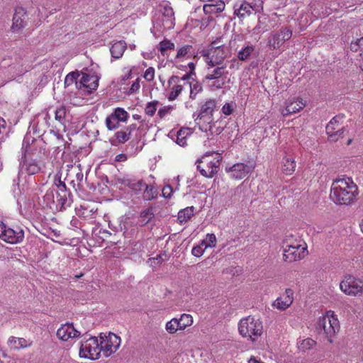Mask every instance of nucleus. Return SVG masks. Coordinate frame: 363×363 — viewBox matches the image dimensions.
I'll return each mask as SVG.
<instances>
[{
    "label": "nucleus",
    "mask_w": 363,
    "mask_h": 363,
    "mask_svg": "<svg viewBox=\"0 0 363 363\" xmlns=\"http://www.w3.org/2000/svg\"><path fill=\"white\" fill-rule=\"evenodd\" d=\"M24 166L28 175H33L40 172V167L39 164L33 160H24Z\"/></svg>",
    "instance_id": "36"
},
{
    "label": "nucleus",
    "mask_w": 363,
    "mask_h": 363,
    "mask_svg": "<svg viewBox=\"0 0 363 363\" xmlns=\"http://www.w3.org/2000/svg\"><path fill=\"white\" fill-rule=\"evenodd\" d=\"M57 188V198H59V201H61L62 203L64 204L67 200V186L64 182L59 180Z\"/></svg>",
    "instance_id": "38"
},
{
    "label": "nucleus",
    "mask_w": 363,
    "mask_h": 363,
    "mask_svg": "<svg viewBox=\"0 0 363 363\" xmlns=\"http://www.w3.org/2000/svg\"><path fill=\"white\" fill-rule=\"evenodd\" d=\"M230 69L235 68L236 69H239L238 62L235 59L231 61V64L230 65Z\"/></svg>",
    "instance_id": "60"
},
{
    "label": "nucleus",
    "mask_w": 363,
    "mask_h": 363,
    "mask_svg": "<svg viewBox=\"0 0 363 363\" xmlns=\"http://www.w3.org/2000/svg\"><path fill=\"white\" fill-rule=\"evenodd\" d=\"M234 108L235 104L233 103H228L223 106L222 111L225 115L229 116L233 113Z\"/></svg>",
    "instance_id": "53"
},
{
    "label": "nucleus",
    "mask_w": 363,
    "mask_h": 363,
    "mask_svg": "<svg viewBox=\"0 0 363 363\" xmlns=\"http://www.w3.org/2000/svg\"><path fill=\"white\" fill-rule=\"evenodd\" d=\"M350 48L352 52H357L359 50H363V37L359 38L354 41H352Z\"/></svg>",
    "instance_id": "49"
},
{
    "label": "nucleus",
    "mask_w": 363,
    "mask_h": 363,
    "mask_svg": "<svg viewBox=\"0 0 363 363\" xmlns=\"http://www.w3.org/2000/svg\"><path fill=\"white\" fill-rule=\"evenodd\" d=\"M133 118L135 119V120H140L141 118V116L138 114H134L133 116Z\"/></svg>",
    "instance_id": "64"
},
{
    "label": "nucleus",
    "mask_w": 363,
    "mask_h": 363,
    "mask_svg": "<svg viewBox=\"0 0 363 363\" xmlns=\"http://www.w3.org/2000/svg\"><path fill=\"white\" fill-rule=\"evenodd\" d=\"M132 73H133V68H130L128 71H127V73L122 77V80L125 81L126 79H128L132 77Z\"/></svg>",
    "instance_id": "58"
},
{
    "label": "nucleus",
    "mask_w": 363,
    "mask_h": 363,
    "mask_svg": "<svg viewBox=\"0 0 363 363\" xmlns=\"http://www.w3.org/2000/svg\"><path fill=\"white\" fill-rule=\"evenodd\" d=\"M128 160V157L124 153L118 154L115 157V161L116 162H125Z\"/></svg>",
    "instance_id": "57"
},
{
    "label": "nucleus",
    "mask_w": 363,
    "mask_h": 363,
    "mask_svg": "<svg viewBox=\"0 0 363 363\" xmlns=\"http://www.w3.org/2000/svg\"><path fill=\"white\" fill-rule=\"evenodd\" d=\"M176 51V55L174 60H172V62H181L189 59L193 55L194 48L190 44H184L182 46H178Z\"/></svg>",
    "instance_id": "24"
},
{
    "label": "nucleus",
    "mask_w": 363,
    "mask_h": 363,
    "mask_svg": "<svg viewBox=\"0 0 363 363\" xmlns=\"http://www.w3.org/2000/svg\"><path fill=\"white\" fill-rule=\"evenodd\" d=\"M342 293L349 296L359 297L363 296V279L346 274L340 283Z\"/></svg>",
    "instance_id": "7"
},
{
    "label": "nucleus",
    "mask_w": 363,
    "mask_h": 363,
    "mask_svg": "<svg viewBox=\"0 0 363 363\" xmlns=\"http://www.w3.org/2000/svg\"><path fill=\"white\" fill-rule=\"evenodd\" d=\"M238 331L242 337L255 342L263 334L262 321L254 315L242 318L238 323Z\"/></svg>",
    "instance_id": "4"
},
{
    "label": "nucleus",
    "mask_w": 363,
    "mask_h": 363,
    "mask_svg": "<svg viewBox=\"0 0 363 363\" xmlns=\"http://www.w3.org/2000/svg\"><path fill=\"white\" fill-rule=\"evenodd\" d=\"M162 23L164 29H172L175 25L174 12L173 9L169 6H165L162 11Z\"/></svg>",
    "instance_id": "25"
},
{
    "label": "nucleus",
    "mask_w": 363,
    "mask_h": 363,
    "mask_svg": "<svg viewBox=\"0 0 363 363\" xmlns=\"http://www.w3.org/2000/svg\"><path fill=\"white\" fill-rule=\"evenodd\" d=\"M157 196V191L152 186H149L145 183L144 188L143 198L145 200L151 201Z\"/></svg>",
    "instance_id": "40"
},
{
    "label": "nucleus",
    "mask_w": 363,
    "mask_h": 363,
    "mask_svg": "<svg viewBox=\"0 0 363 363\" xmlns=\"http://www.w3.org/2000/svg\"><path fill=\"white\" fill-rule=\"evenodd\" d=\"M163 260H164V259L162 258V255H157L156 257H153V258L150 259V261H151V262H155V261H157V263H160V262H162Z\"/></svg>",
    "instance_id": "59"
},
{
    "label": "nucleus",
    "mask_w": 363,
    "mask_h": 363,
    "mask_svg": "<svg viewBox=\"0 0 363 363\" xmlns=\"http://www.w3.org/2000/svg\"><path fill=\"white\" fill-rule=\"evenodd\" d=\"M343 120V116L337 115L326 125V133L330 141L336 142L344 137L346 129L342 125Z\"/></svg>",
    "instance_id": "12"
},
{
    "label": "nucleus",
    "mask_w": 363,
    "mask_h": 363,
    "mask_svg": "<svg viewBox=\"0 0 363 363\" xmlns=\"http://www.w3.org/2000/svg\"><path fill=\"white\" fill-rule=\"evenodd\" d=\"M188 67L190 69V74L194 73L195 64L193 62H190L188 63Z\"/></svg>",
    "instance_id": "61"
},
{
    "label": "nucleus",
    "mask_w": 363,
    "mask_h": 363,
    "mask_svg": "<svg viewBox=\"0 0 363 363\" xmlns=\"http://www.w3.org/2000/svg\"><path fill=\"white\" fill-rule=\"evenodd\" d=\"M206 250V248L205 247L203 244L201 242H200V243L199 245H197L196 246H194L192 248L191 254L194 257H200L203 255Z\"/></svg>",
    "instance_id": "48"
},
{
    "label": "nucleus",
    "mask_w": 363,
    "mask_h": 363,
    "mask_svg": "<svg viewBox=\"0 0 363 363\" xmlns=\"http://www.w3.org/2000/svg\"><path fill=\"white\" fill-rule=\"evenodd\" d=\"M177 77L178 79H180L181 80H183L184 84H185L184 86L188 88V85L191 82V81H190V74H186L183 75L182 77L177 76Z\"/></svg>",
    "instance_id": "56"
},
{
    "label": "nucleus",
    "mask_w": 363,
    "mask_h": 363,
    "mask_svg": "<svg viewBox=\"0 0 363 363\" xmlns=\"http://www.w3.org/2000/svg\"><path fill=\"white\" fill-rule=\"evenodd\" d=\"M140 79L137 78L131 84L128 91L127 92L128 94H134L139 92L140 84Z\"/></svg>",
    "instance_id": "51"
},
{
    "label": "nucleus",
    "mask_w": 363,
    "mask_h": 363,
    "mask_svg": "<svg viewBox=\"0 0 363 363\" xmlns=\"http://www.w3.org/2000/svg\"><path fill=\"white\" fill-rule=\"evenodd\" d=\"M99 234L100 235V238L104 240H108L112 235V233L106 229H100L99 231Z\"/></svg>",
    "instance_id": "54"
},
{
    "label": "nucleus",
    "mask_w": 363,
    "mask_h": 363,
    "mask_svg": "<svg viewBox=\"0 0 363 363\" xmlns=\"http://www.w3.org/2000/svg\"><path fill=\"white\" fill-rule=\"evenodd\" d=\"M255 168V164L253 162H239L233 164L231 167H226L225 171L226 172L230 173L231 178L240 180L252 173Z\"/></svg>",
    "instance_id": "13"
},
{
    "label": "nucleus",
    "mask_w": 363,
    "mask_h": 363,
    "mask_svg": "<svg viewBox=\"0 0 363 363\" xmlns=\"http://www.w3.org/2000/svg\"><path fill=\"white\" fill-rule=\"evenodd\" d=\"M315 328L320 335L330 343L340 330V323L337 315L333 311H328L318 318Z\"/></svg>",
    "instance_id": "3"
},
{
    "label": "nucleus",
    "mask_w": 363,
    "mask_h": 363,
    "mask_svg": "<svg viewBox=\"0 0 363 363\" xmlns=\"http://www.w3.org/2000/svg\"><path fill=\"white\" fill-rule=\"evenodd\" d=\"M216 103L215 100L209 99L206 101L201 107L200 113L198 116L197 120L198 123H203L206 125H209L211 128V124L213 122V113L216 109Z\"/></svg>",
    "instance_id": "18"
},
{
    "label": "nucleus",
    "mask_w": 363,
    "mask_h": 363,
    "mask_svg": "<svg viewBox=\"0 0 363 363\" xmlns=\"http://www.w3.org/2000/svg\"><path fill=\"white\" fill-rule=\"evenodd\" d=\"M173 192V189L170 185H166L162 189V196L164 198H170Z\"/></svg>",
    "instance_id": "55"
},
{
    "label": "nucleus",
    "mask_w": 363,
    "mask_h": 363,
    "mask_svg": "<svg viewBox=\"0 0 363 363\" xmlns=\"http://www.w3.org/2000/svg\"><path fill=\"white\" fill-rule=\"evenodd\" d=\"M189 89H190L189 98L194 100L197 94L202 91L203 86L199 82L192 79L188 85Z\"/></svg>",
    "instance_id": "34"
},
{
    "label": "nucleus",
    "mask_w": 363,
    "mask_h": 363,
    "mask_svg": "<svg viewBox=\"0 0 363 363\" xmlns=\"http://www.w3.org/2000/svg\"><path fill=\"white\" fill-rule=\"evenodd\" d=\"M292 33V30L287 27L282 28L278 32H272L268 40L269 49L274 50L280 48L291 38Z\"/></svg>",
    "instance_id": "14"
},
{
    "label": "nucleus",
    "mask_w": 363,
    "mask_h": 363,
    "mask_svg": "<svg viewBox=\"0 0 363 363\" xmlns=\"http://www.w3.org/2000/svg\"><path fill=\"white\" fill-rule=\"evenodd\" d=\"M203 57L208 70L215 67L216 65H221L227 57L225 49L223 46H212L208 49H203L199 52Z\"/></svg>",
    "instance_id": "6"
},
{
    "label": "nucleus",
    "mask_w": 363,
    "mask_h": 363,
    "mask_svg": "<svg viewBox=\"0 0 363 363\" xmlns=\"http://www.w3.org/2000/svg\"><path fill=\"white\" fill-rule=\"evenodd\" d=\"M23 9L18 7L16 9L15 13L13 17V24L11 30L13 32H17L23 27Z\"/></svg>",
    "instance_id": "31"
},
{
    "label": "nucleus",
    "mask_w": 363,
    "mask_h": 363,
    "mask_svg": "<svg viewBox=\"0 0 363 363\" xmlns=\"http://www.w3.org/2000/svg\"><path fill=\"white\" fill-rule=\"evenodd\" d=\"M179 320V328L181 330H184L187 327L192 325L194 319L191 315L187 313H183L180 315V318H177Z\"/></svg>",
    "instance_id": "37"
},
{
    "label": "nucleus",
    "mask_w": 363,
    "mask_h": 363,
    "mask_svg": "<svg viewBox=\"0 0 363 363\" xmlns=\"http://www.w3.org/2000/svg\"><path fill=\"white\" fill-rule=\"evenodd\" d=\"M99 337L101 350L105 357H111L121 346V337L113 333H101Z\"/></svg>",
    "instance_id": "9"
},
{
    "label": "nucleus",
    "mask_w": 363,
    "mask_h": 363,
    "mask_svg": "<svg viewBox=\"0 0 363 363\" xmlns=\"http://www.w3.org/2000/svg\"><path fill=\"white\" fill-rule=\"evenodd\" d=\"M114 136L118 143H125L130 138V128H123L115 133Z\"/></svg>",
    "instance_id": "35"
},
{
    "label": "nucleus",
    "mask_w": 363,
    "mask_h": 363,
    "mask_svg": "<svg viewBox=\"0 0 363 363\" xmlns=\"http://www.w3.org/2000/svg\"><path fill=\"white\" fill-rule=\"evenodd\" d=\"M225 8L223 0H218L215 4H204L203 7L205 14H216L223 12Z\"/></svg>",
    "instance_id": "26"
},
{
    "label": "nucleus",
    "mask_w": 363,
    "mask_h": 363,
    "mask_svg": "<svg viewBox=\"0 0 363 363\" xmlns=\"http://www.w3.org/2000/svg\"><path fill=\"white\" fill-rule=\"evenodd\" d=\"M174 109V106L167 105L160 108L157 112V116L160 118H164L167 115L171 114Z\"/></svg>",
    "instance_id": "46"
},
{
    "label": "nucleus",
    "mask_w": 363,
    "mask_h": 363,
    "mask_svg": "<svg viewBox=\"0 0 363 363\" xmlns=\"http://www.w3.org/2000/svg\"><path fill=\"white\" fill-rule=\"evenodd\" d=\"M155 216L154 211L150 207L140 213L139 218V224L141 226L147 225Z\"/></svg>",
    "instance_id": "33"
},
{
    "label": "nucleus",
    "mask_w": 363,
    "mask_h": 363,
    "mask_svg": "<svg viewBox=\"0 0 363 363\" xmlns=\"http://www.w3.org/2000/svg\"><path fill=\"white\" fill-rule=\"evenodd\" d=\"M99 86V78L96 75L82 73L79 82H76L77 88L82 93L89 94Z\"/></svg>",
    "instance_id": "15"
},
{
    "label": "nucleus",
    "mask_w": 363,
    "mask_h": 363,
    "mask_svg": "<svg viewBox=\"0 0 363 363\" xmlns=\"http://www.w3.org/2000/svg\"><path fill=\"white\" fill-rule=\"evenodd\" d=\"M101 352L100 342L96 337H84L79 349L80 357L96 360L100 357Z\"/></svg>",
    "instance_id": "10"
},
{
    "label": "nucleus",
    "mask_w": 363,
    "mask_h": 363,
    "mask_svg": "<svg viewBox=\"0 0 363 363\" xmlns=\"http://www.w3.org/2000/svg\"><path fill=\"white\" fill-rule=\"evenodd\" d=\"M296 162L293 158L284 157L282 161L281 170L286 175H291L296 169Z\"/></svg>",
    "instance_id": "32"
},
{
    "label": "nucleus",
    "mask_w": 363,
    "mask_h": 363,
    "mask_svg": "<svg viewBox=\"0 0 363 363\" xmlns=\"http://www.w3.org/2000/svg\"><path fill=\"white\" fill-rule=\"evenodd\" d=\"M195 208L188 206L178 212L177 220L179 224H184L191 219L194 214Z\"/></svg>",
    "instance_id": "30"
},
{
    "label": "nucleus",
    "mask_w": 363,
    "mask_h": 363,
    "mask_svg": "<svg viewBox=\"0 0 363 363\" xmlns=\"http://www.w3.org/2000/svg\"><path fill=\"white\" fill-rule=\"evenodd\" d=\"M155 76V69L152 67H148L144 72L143 77L147 82H151L154 80Z\"/></svg>",
    "instance_id": "50"
},
{
    "label": "nucleus",
    "mask_w": 363,
    "mask_h": 363,
    "mask_svg": "<svg viewBox=\"0 0 363 363\" xmlns=\"http://www.w3.org/2000/svg\"><path fill=\"white\" fill-rule=\"evenodd\" d=\"M226 63L221 64V65H216L215 67L208 70V73L205 76L204 80L208 82V86L213 89H222L225 84V78L228 75L227 70Z\"/></svg>",
    "instance_id": "8"
},
{
    "label": "nucleus",
    "mask_w": 363,
    "mask_h": 363,
    "mask_svg": "<svg viewBox=\"0 0 363 363\" xmlns=\"http://www.w3.org/2000/svg\"><path fill=\"white\" fill-rule=\"evenodd\" d=\"M255 48L252 45H247L245 48H242L241 50L238 52V57L241 61H245L248 59L250 55L252 53Z\"/></svg>",
    "instance_id": "42"
},
{
    "label": "nucleus",
    "mask_w": 363,
    "mask_h": 363,
    "mask_svg": "<svg viewBox=\"0 0 363 363\" xmlns=\"http://www.w3.org/2000/svg\"><path fill=\"white\" fill-rule=\"evenodd\" d=\"M8 344L11 350H18L23 347L22 339L14 337H12L9 340Z\"/></svg>",
    "instance_id": "45"
},
{
    "label": "nucleus",
    "mask_w": 363,
    "mask_h": 363,
    "mask_svg": "<svg viewBox=\"0 0 363 363\" xmlns=\"http://www.w3.org/2000/svg\"><path fill=\"white\" fill-rule=\"evenodd\" d=\"M306 106V102L300 97H293L285 101V107L281 110L283 116L299 112Z\"/></svg>",
    "instance_id": "19"
},
{
    "label": "nucleus",
    "mask_w": 363,
    "mask_h": 363,
    "mask_svg": "<svg viewBox=\"0 0 363 363\" xmlns=\"http://www.w3.org/2000/svg\"><path fill=\"white\" fill-rule=\"evenodd\" d=\"M193 131L189 128H182L177 134L176 143L184 147L187 145L189 138L191 136Z\"/></svg>",
    "instance_id": "28"
},
{
    "label": "nucleus",
    "mask_w": 363,
    "mask_h": 363,
    "mask_svg": "<svg viewBox=\"0 0 363 363\" xmlns=\"http://www.w3.org/2000/svg\"><path fill=\"white\" fill-rule=\"evenodd\" d=\"M294 294L293 289H286L284 293L274 301L273 306L281 311L287 309L293 303Z\"/></svg>",
    "instance_id": "20"
},
{
    "label": "nucleus",
    "mask_w": 363,
    "mask_h": 363,
    "mask_svg": "<svg viewBox=\"0 0 363 363\" xmlns=\"http://www.w3.org/2000/svg\"><path fill=\"white\" fill-rule=\"evenodd\" d=\"M316 344V342L311 338H306L303 340L298 345V349L305 352L312 349Z\"/></svg>",
    "instance_id": "43"
},
{
    "label": "nucleus",
    "mask_w": 363,
    "mask_h": 363,
    "mask_svg": "<svg viewBox=\"0 0 363 363\" xmlns=\"http://www.w3.org/2000/svg\"><path fill=\"white\" fill-rule=\"evenodd\" d=\"M234 15L242 19L249 16L252 11L262 12L264 10V1L255 0L253 5L245 0L238 1L233 6Z\"/></svg>",
    "instance_id": "11"
},
{
    "label": "nucleus",
    "mask_w": 363,
    "mask_h": 363,
    "mask_svg": "<svg viewBox=\"0 0 363 363\" xmlns=\"http://www.w3.org/2000/svg\"><path fill=\"white\" fill-rule=\"evenodd\" d=\"M283 249V259L287 262L303 259L308 255L306 243L300 239L294 240L292 235L286 237Z\"/></svg>",
    "instance_id": "2"
},
{
    "label": "nucleus",
    "mask_w": 363,
    "mask_h": 363,
    "mask_svg": "<svg viewBox=\"0 0 363 363\" xmlns=\"http://www.w3.org/2000/svg\"><path fill=\"white\" fill-rule=\"evenodd\" d=\"M6 128V121L4 118L0 117V134L1 133V130Z\"/></svg>",
    "instance_id": "62"
},
{
    "label": "nucleus",
    "mask_w": 363,
    "mask_h": 363,
    "mask_svg": "<svg viewBox=\"0 0 363 363\" xmlns=\"http://www.w3.org/2000/svg\"><path fill=\"white\" fill-rule=\"evenodd\" d=\"M358 195V186L351 177L342 176L333 180L330 198L336 205L350 206Z\"/></svg>",
    "instance_id": "1"
},
{
    "label": "nucleus",
    "mask_w": 363,
    "mask_h": 363,
    "mask_svg": "<svg viewBox=\"0 0 363 363\" xmlns=\"http://www.w3.org/2000/svg\"><path fill=\"white\" fill-rule=\"evenodd\" d=\"M156 48L162 57L167 58L170 51L175 49V44L170 40L164 38L158 43Z\"/></svg>",
    "instance_id": "27"
},
{
    "label": "nucleus",
    "mask_w": 363,
    "mask_h": 363,
    "mask_svg": "<svg viewBox=\"0 0 363 363\" xmlns=\"http://www.w3.org/2000/svg\"><path fill=\"white\" fill-rule=\"evenodd\" d=\"M159 101L157 100L150 101L145 108V113L149 116H153L157 111Z\"/></svg>",
    "instance_id": "44"
},
{
    "label": "nucleus",
    "mask_w": 363,
    "mask_h": 363,
    "mask_svg": "<svg viewBox=\"0 0 363 363\" xmlns=\"http://www.w3.org/2000/svg\"><path fill=\"white\" fill-rule=\"evenodd\" d=\"M79 77V74L77 73H75V72H70L69 73L66 77H65V84H67V85H69L72 83H75L76 84V82H78L77 81V78Z\"/></svg>",
    "instance_id": "52"
},
{
    "label": "nucleus",
    "mask_w": 363,
    "mask_h": 363,
    "mask_svg": "<svg viewBox=\"0 0 363 363\" xmlns=\"http://www.w3.org/2000/svg\"><path fill=\"white\" fill-rule=\"evenodd\" d=\"M222 156L217 152H208L197 160V169L201 174L207 178H212L219 168Z\"/></svg>",
    "instance_id": "5"
},
{
    "label": "nucleus",
    "mask_w": 363,
    "mask_h": 363,
    "mask_svg": "<svg viewBox=\"0 0 363 363\" xmlns=\"http://www.w3.org/2000/svg\"><path fill=\"white\" fill-rule=\"evenodd\" d=\"M167 84L168 94L167 98L169 101H175L182 95L183 91L186 92L188 89L184 86V81L178 79L177 75L171 76L167 81Z\"/></svg>",
    "instance_id": "16"
},
{
    "label": "nucleus",
    "mask_w": 363,
    "mask_h": 363,
    "mask_svg": "<svg viewBox=\"0 0 363 363\" xmlns=\"http://www.w3.org/2000/svg\"><path fill=\"white\" fill-rule=\"evenodd\" d=\"M81 333L75 329L73 324L65 323L57 331V336L60 340L67 341L70 338L77 337Z\"/></svg>",
    "instance_id": "23"
},
{
    "label": "nucleus",
    "mask_w": 363,
    "mask_h": 363,
    "mask_svg": "<svg viewBox=\"0 0 363 363\" xmlns=\"http://www.w3.org/2000/svg\"><path fill=\"white\" fill-rule=\"evenodd\" d=\"M66 116V109L65 106H61L55 111V120L60 123H63Z\"/></svg>",
    "instance_id": "47"
},
{
    "label": "nucleus",
    "mask_w": 363,
    "mask_h": 363,
    "mask_svg": "<svg viewBox=\"0 0 363 363\" xmlns=\"http://www.w3.org/2000/svg\"><path fill=\"white\" fill-rule=\"evenodd\" d=\"M201 242L203 244V245L205 246V247L206 249L208 247L213 248V247H216L217 240H216V237L215 234L208 233L206 235V238L203 240H202Z\"/></svg>",
    "instance_id": "41"
},
{
    "label": "nucleus",
    "mask_w": 363,
    "mask_h": 363,
    "mask_svg": "<svg viewBox=\"0 0 363 363\" xmlns=\"http://www.w3.org/2000/svg\"><path fill=\"white\" fill-rule=\"evenodd\" d=\"M129 113L123 108L118 107L114 109L106 118V125L109 130L117 129L121 122H126Z\"/></svg>",
    "instance_id": "17"
},
{
    "label": "nucleus",
    "mask_w": 363,
    "mask_h": 363,
    "mask_svg": "<svg viewBox=\"0 0 363 363\" xmlns=\"http://www.w3.org/2000/svg\"><path fill=\"white\" fill-rule=\"evenodd\" d=\"M165 330L169 334H175L178 330H181L177 318H173L167 322Z\"/></svg>",
    "instance_id": "39"
},
{
    "label": "nucleus",
    "mask_w": 363,
    "mask_h": 363,
    "mask_svg": "<svg viewBox=\"0 0 363 363\" xmlns=\"http://www.w3.org/2000/svg\"><path fill=\"white\" fill-rule=\"evenodd\" d=\"M126 43L124 40L115 42L110 48L111 56L116 59L121 58L126 50Z\"/></svg>",
    "instance_id": "29"
},
{
    "label": "nucleus",
    "mask_w": 363,
    "mask_h": 363,
    "mask_svg": "<svg viewBox=\"0 0 363 363\" xmlns=\"http://www.w3.org/2000/svg\"><path fill=\"white\" fill-rule=\"evenodd\" d=\"M20 233H17L13 229L8 228L3 222L0 223V238L4 241L15 244L21 240Z\"/></svg>",
    "instance_id": "22"
},
{
    "label": "nucleus",
    "mask_w": 363,
    "mask_h": 363,
    "mask_svg": "<svg viewBox=\"0 0 363 363\" xmlns=\"http://www.w3.org/2000/svg\"><path fill=\"white\" fill-rule=\"evenodd\" d=\"M118 182L136 193L143 191L145 186V182L143 179H138L133 176H124L119 178Z\"/></svg>",
    "instance_id": "21"
},
{
    "label": "nucleus",
    "mask_w": 363,
    "mask_h": 363,
    "mask_svg": "<svg viewBox=\"0 0 363 363\" xmlns=\"http://www.w3.org/2000/svg\"><path fill=\"white\" fill-rule=\"evenodd\" d=\"M125 128H130V133H131L133 130H135V129L137 128V125L135 123H133V124H131L129 126H126Z\"/></svg>",
    "instance_id": "63"
}]
</instances>
